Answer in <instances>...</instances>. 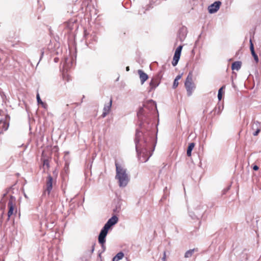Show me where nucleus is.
Masks as SVG:
<instances>
[{
	"mask_svg": "<svg viewBox=\"0 0 261 261\" xmlns=\"http://www.w3.org/2000/svg\"><path fill=\"white\" fill-rule=\"evenodd\" d=\"M59 61V58L58 57H55L54 59V61L55 62V63H58Z\"/></svg>",
	"mask_w": 261,
	"mask_h": 261,
	"instance_id": "obj_40",
	"label": "nucleus"
},
{
	"mask_svg": "<svg viewBox=\"0 0 261 261\" xmlns=\"http://www.w3.org/2000/svg\"><path fill=\"white\" fill-rule=\"evenodd\" d=\"M43 55H44V51H43V49H41V56H40V59H39V62H38L37 63V65H38L40 61L41 60L42 58L43 57Z\"/></svg>",
	"mask_w": 261,
	"mask_h": 261,
	"instance_id": "obj_34",
	"label": "nucleus"
},
{
	"mask_svg": "<svg viewBox=\"0 0 261 261\" xmlns=\"http://www.w3.org/2000/svg\"><path fill=\"white\" fill-rule=\"evenodd\" d=\"M1 144H2V143H1V142L0 141V146L1 145Z\"/></svg>",
	"mask_w": 261,
	"mask_h": 261,
	"instance_id": "obj_49",
	"label": "nucleus"
},
{
	"mask_svg": "<svg viewBox=\"0 0 261 261\" xmlns=\"http://www.w3.org/2000/svg\"><path fill=\"white\" fill-rule=\"evenodd\" d=\"M144 8H142L141 10H139V13L140 14H143L145 13V10H144Z\"/></svg>",
	"mask_w": 261,
	"mask_h": 261,
	"instance_id": "obj_38",
	"label": "nucleus"
},
{
	"mask_svg": "<svg viewBox=\"0 0 261 261\" xmlns=\"http://www.w3.org/2000/svg\"><path fill=\"white\" fill-rule=\"evenodd\" d=\"M187 34L186 28L182 27L178 31V38L180 41H183L185 39Z\"/></svg>",
	"mask_w": 261,
	"mask_h": 261,
	"instance_id": "obj_17",
	"label": "nucleus"
},
{
	"mask_svg": "<svg viewBox=\"0 0 261 261\" xmlns=\"http://www.w3.org/2000/svg\"><path fill=\"white\" fill-rule=\"evenodd\" d=\"M225 87V86H223L221 88H220L218 90V98L219 100H221L222 98V93H223V89Z\"/></svg>",
	"mask_w": 261,
	"mask_h": 261,
	"instance_id": "obj_25",
	"label": "nucleus"
},
{
	"mask_svg": "<svg viewBox=\"0 0 261 261\" xmlns=\"http://www.w3.org/2000/svg\"><path fill=\"white\" fill-rule=\"evenodd\" d=\"M167 190V188L166 187L164 189V192H165V191H166Z\"/></svg>",
	"mask_w": 261,
	"mask_h": 261,
	"instance_id": "obj_45",
	"label": "nucleus"
},
{
	"mask_svg": "<svg viewBox=\"0 0 261 261\" xmlns=\"http://www.w3.org/2000/svg\"><path fill=\"white\" fill-rule=\"evenodd\" d=\"M95 244H93L91 247V253H93L94 250Z\"/></svg>",
	"mask_w": 261,
	"mask_h": 261,
	"instance_id": "obj_42",
	"label": "nucleus"
},
{
	"mask_svg": "<svg viewBox=\"0 0 261 261\" xmlns=\"http://www.w3.org/2000/svg\"><path fill=\"white\" fill-rule=\"evenodd\" d=\"M62 63L63 64V69L67 71L73 66V62L71 59L65 57Z\"/></svg>",
	"mask_w": 261,
	"mask_h": 261,
	"instance_id": "obj_15",
	"label": "nucleus"
},
{
	"mask_svg": "<svg viewBox=\"0 0 261 261\" xmlns=\"http://www.w3.org/2000/svg\"><path fill=\"white\" fill-rule=\"evenodd\" d=\"M185 86L187 92L188 96L192 95L194 90L195 89L196 86L193 82V74L192 72H189L185 82Z\"/></svg>",
	"mask_w": 261,
	"mask_h": 261,
	"instance_id": "obj_4",
	"label": "nucleus"
},
{
	"mask_svg": "<svg viewBox=\"0 0 261 261\" xmlns=\"http://www.w3.org/2000/svg\"><path fill=\"white\" fill-rule=\"evenodd\" d=\"M251 55L253 56L255 62L257 63L258 62V58L257 54L255 53V51H253V53H251Z\"/></svg>",
	"mask_w": 261,
	"mask_h": 261,
	"instance_id": "obj_29",
	"label": "nucleus"
},
{
	"mask_svg": "<svg viewBox=\"0 0 261 261\" xmlns=\"http://www.w3.org/2000/svg\"><path fill=\"white\" fill-rule=\"evenodd\" d=\"M162 261H166V251H164V253H163V257L162 258Z\"/></svg>",
	"mask_w": 261,
	"mask_h": 261,
	"instance_id": "obj_33",
	"label": "nucleus"
},
{
	"mask_svg": "<svg viewBox=\"0 0 261 261\" xmlns=\"http://www.w3.org/2000/svg\"><path fill=\"white\" fill-rule=\"evenodd\" d=\"M14 188L13 186H12L7 189L5 193L3 194V196L2 199L0 201V203L2 204H5L6 200L5 199V197L8 194H14V192L13 191ZM16 198L15 196L10 195V198L8 203V207L9 208V211L8 212V217L9 218L13 214L15 206H16Z\"/></svg>",
	"mask_w": 261,
	"mask_h": 261,
	"instance_id": "obj_3",
	"label": "nucleus"
},
{
	"mask_svg": "<svg viewBox=\"0 0 261 261\" xmlns=\"http://www.w3.org/2000/svg\"><path fill=\"white\" fill-rule=\"evenodd\" d=\"M219 110L220 111V107H219Z\"/></svg>",
	"mask_w": 261,
	"mask_h": 261,
	"instance_id": "obj_48",
	"label": "nucleus"
},
{
	"mask_svg": "<svg viewBox=\"0 0 261 261\" xmlns=\"http://www.w3.org/2000/svg\"><path fill=\"white\" fill-rule=\"evenodd\" d=\"M2 261H4V260H3Z\"/></svg>",
	"mask_w": 261,
	"mask_h": 261,
	"instance_id": "obj_50",
	"label": "nucleus"
},
{
	"mask_svg": "<svg viewBox=\"0 0 261 261\" xmlns=\"http://www.w3.org/2000/svg\"><path fill=\"white\" fill-rule=\"evenodd\" d=\"M242 62L241 61H235L232 63L231 69L232 70H239L241 67Z\"/></svg>",
	"mask_w": 261,
	"mask_h": 261,
	"instance_id": "obj_19",
	"label": "nucleus"
},
{
	"mask_svg": "<svg viewBox=\"0 0 261 261\" xmlns=\"http://www.w3.org/2000/svg\"><path fill=\"white\" fill-rule=\"evenodd\" d=\"M46 221L45 225L47 228L51 229L54 227V222L53 221H50L49 222L48 220H46Z\"/></svg>",
	"mask_w": 261,
	"mask_h": 261,
	"instance_id": "obj_24",
	"label": "nucleus"
},
{
	"mask_svg": "<svg viewBox=\"0 0 261 261\" xmlns=\"http://www.w3.org/2000/svg\"><path fill=\"white\" fill-rule=\"evenodd\" d=\"M107 235V234H106L100 232L98 237V243L101 245L102 252H104L106 249L105 243L106 241V238Z\"/></svg>",
	"mask_w": 261,
	"mask_h": 261,
	"instance_id": "obj_14",
	"label": "nucleus"
},
{
	"mask_svg": "<svg viewBox=\"0 0 261 261\" xmlns=\"http://www.w3.org/2000/svg\"><path fill=\"white\" fill-rule=\"evenodd\" d=\"M85 37L86 39V43L88 44V46L90 48H92V46L89 45L90 44L92 43V42H96L97 40V37L96 34L94 32H92L91 34H85Z\"/></svg>",
	"mask_w": 261,
	"mask_h": 261,
	"instance_id": "obj_10",
	"label": "nucleus"
},
{
	"mask_svg": "<svg viewBox=\"0 0 261 261\" xmlns=\"http://www.w3.org/2000/svg\"><path fill=\"white\" fill-rule=\"evenodd\" d=\"M126 70L127 71H128L129 70V66H127V67H126Z\"/></svg>",
	"mask_w": 261,
	"mask_h": 261,
	"instance_id": "obj_44",
	"label": "nucleus"
},
{
	"mask_svg": "<svg viewBox=\"0 0 261 261\" xmlns=\"http://www.w3.org/2000/svg\"><path fill=\"white\" fill-rule=\"evenodd\" d=\"M36 98H37V102L38 104H40V103H41V102H42L40 98L39 94L38 93L37 94Z\"/></svg>",
	"mask_w": 261,
	"mask_h": 261,
	"instance_id": "obj_31",
	"label": "nucleus"
},
{
	"mask_svg": "<svg viewBox=\"0 0 261 261\" xmlns=\"http://www.w3.org/2000/svg\"><path fill=\"white\" fill-rule=\"evenodd\" d=\"M115 164L116 171L115 178L118 180L119 187H125L129 180L128 175L126 173V169L122 167L116 161Z\"/></svg>",
	"mask_w": 261,
	"mask_h": 261,
	"instance_id": "obj_2",
	"label": "nucleus"
},
{
	"mask_svg": "<svg viewBox=\"0 0 261 261\" xmlns=\"http://www.w3.org/2000/svg\"><path fill=\"white\" fill-rule=\"evenodd\" d=\"M40 104H41L42 105V107L44 109H46L47 107V104L43 102H41V103H40Z\"/></svg>",
	"mask_w": 261,
	"mask_h": 261,
	"instance_id": "obj_35",
	"label": "nucleus"
},
{
	"mask_svg": "<svg viewBox=\"0 0 261 261\" xmlns=\"http://www.w3.org/2000/svg\"><path fill=\"white\" fill-rule=\"evenodd\" d=\"M95 244H93L91 247V253H93L94 250Z\"/></svg>",
	"mask_w": 261,
	"mask_h": 261,
	"instance_id": "obj_41",
	"label": "nucleus"
},
{
	"mask_svg": "<svg viewBox=\"0 0 261 261\" xmlns=\"http://www.w3.org/2000/svg\"><path fill=\"white\" fill-rule=\"evenodd\" d=\"M53 178L51 176L50 174H48V175L47 177V179L46 181V189L44 191V193H45L46 192H47V194L49 195L51 191L53 189Z\"/></svg>",
	"mask_w": 261,
	"mask_h": 261,
	"instance_id": "obj_13",
	"label": "nucleus"
},
{
	"mask_svg": "<svg viewBox=\"0 0 261 261\" xmlns=\"http://www.w3.org/2000/svg\"><path fill=\"white\" fill-rule=\"evenodd\" d=\"M251 129L253 131L252 132V135L254 136H257L261 130L260 123L258 121H254L252 124Z\"/></svg>",
	"mask_w": 261,
	"mask_h": 261,
	"instance_id": "obj_11",
	"label": "nucleus"
},
{
	"mask_svg": "<svg viewBox=\"0 0 261 261\" xmlns=\"http://www.w3.org/2000/svg\"><path fill=\"white\" fill-rule=\"evenodd\" d=\"M195 210L196 211L197 215H195V212L192 211L189 212V216L194 221L199 220L200 218L202 217L203 210H204V205L200 202L195 207Z\"/></svg>",
	"mask_w": 261,
	"mask_h": 261,
	"instance_id": "obj_6",
	"label": "nucleus"
},
{
	"mask_svg": "<svg viewBox=\"0 0 261 261\" xmlns=\"http://www.w3.org/2000/svg\"><path fill=\"white\" fill-rule=\"evenodd\" d=\"M195 146V143L192 142L190 143L188 147L187 150V154L188 156H191L192 154V151L194 147Z\"/></svg>",
	"mask_w": 261,
	"mask_h": 261,
	"instance_id": "obj_20",
	"label": "nucleus"
},
{
	"mask_svg": "<svg viewBox=\"0 0 261 261\" xmlns=\"http://www.w3.org/2000/svg\"><path fill=\"white\" fill-rule=\"evenodd\" d=\"M259 169L257 165H254L253 166V169L255 171L258 170Z\"/></svg>",
	"mask_w": 261,
	"mask_h": 261,
	"instance_id": "obj_39",
	"label": "nucleus"
},
{
	"mask_svg": "<svg viewBox=\"0 0 261 261\" xmlns=\"http://www.w3.org/2000/svg\"><path fill=\"white\" fill-rule=\"evenodd\" d=\"M161 2V0H156L155 1H154V0H151L150 2L149 5L147 6V8L145 9V10H149L150 8H152V6H151L153 4H154L155 5H159Z\"/></svg>",
	"mask_w": 261,
	"mask_h": 261,
	"instance_id": "obj_22",
	"label": "nucleus"
},
{
	"mask_svg": "<svg viewBox=\"0 0 261 261\" xmlns=\"http://www.w3.org/2000/svg\"><path fill=\"white\" fill-rule=\"evenodd\" d=\"M195 249H190L187 251L185 254V257L189 258L191 257L195 252Z\"/></svg>",
	"mask_w": 261,
	"mask_h": 261,
	"instance_id": "obj_23",
	"label": "nucleus"
},
{
	"mask_svg": "<svg viewBox=\"0 0 261 261\" xmlns=\"http://www.w3.org/2000/svg\"><path fill=\"white\" fill-rule=\"evenodd\" d=\"M10 117L6 115L4 118L0 120V134H3L8 129Z\"/></svg>",
	"mask_w": 261,
	"mask_h": 261,
	"instance_id": "obj_9",
	"label": "nucleus"
},
{
	"mask_svg": "<svg viewBox=\"0 0 261 261\" xmlns=\"http://www.w3.org/2000/svg\"><path fill=\"white\" fill-rule=\"evenodd\" d=\"M150 108L156 109V103L152 100L144 104L137 112L140 123L136 130L134 141L138 159L142 163L147 162L152 155L157 142V133L152 130L153 124L149 122L146 116V109Z\"/></svg>",
	"mask_w": 261,
	"mask_h": 261,
	"instance_id": "obj_1",
	"label": "nucleus"
},
{
	"mask_svg": "<svg viewBox=\"0 0 261 261\" xmlns=\"http://www.w3.org/2000/svg\"><path fill=\"white\" fill-rule=\"evenodd\" d=\"M124 256V253L122 252H118L116 255L114 257L115 258V260H119L123 258Z\"/></svg>",
	"mask_w": 261,
	"mask_h": 261,
	"instance_id": "obj_26",
	"label": "nucleus"
},
{
	"mask_svg": "<svg viewBox=\"0 0 261 261\" xmlns=\"http://www.w3.org/2000/svg\"><path fill=\"white\" fill-rule=\"evenodd\" d=\"M112 99H111L110 101L108 103L105 105L103 109V112L102 114H101V117L102 118H105L109 113L112 107Z\"/></svg>",
	"mask_w": 261,
	"mask_h": 261,
	"instance_id": "obj_16",
	"label": "nucleus"
},
{
	"mask_svg": "<svg viewBox=\"0 0 261 261\" xmlns=\"http://www.w3.org/2000/svg\"><path fill=\"white\" fill-rule=\"evenodd\" d=\"M178 85V82L176 80H174L172 86L173 89H175Z\"/></svg>",
	"mask_w": 261,
	"mask_h": 261,
	"instance_id": "obj_30",
	"label": "nucleus"
},
{
	"mask_svg": "<svg viewBox=\"0 0 261 261\" xmlns=\"http://www.w3.org/2000/svg\"><path fill=\"white\" fill-rule=\"evenodd\" d=\"M44 165H46L47 167L49 166V162L47 160H44L43 162Z\"/></svg>",
	"mask_w": 261,
	"mask_h": 261,
	"instance_id": "obj_36",
	"label": "nucleus"
},
{
	"mask_svg": "<svg viewBox=\"0 0 261 261\" xmlns=\"http://www.w3.org/2000/svg\"><path fill=\"white\" fill-rule=\"evenodd\" d=\"M76 19H70L69 21L64 22L60 26V29L65 30V34L69 33L72 30L77 28Z\"/></svg>",
	"mask_w": 261,
	"mask_h": 261,
	"instance_id": "obj_7",
	"label": "nucleus"
},
{
	"mask_svg": "<svg viewBox=\"0 0 261 261\" xmlns=\"http://www.w3.org/2000/svg\"><path fill=\"white\" fill-rule=\"evenodd\" d=\"M162 76L163 73L162 70L159 71L156 75L153 76L149 83V92L154 90L160 85Z\"/></svg>",
	"mask_w": 261,
	"mask_h": 261,
	"instance_id": "obj_5",
	"label": "nucleus"
},
{
	"mask_svg": "<svg viewBox=\"0 0 261 261\" xmlns=\"http://www.w3.org/2000/svg\"><path fill=\"white\" fill-rule=\"evenodd\" d=\"M60 53H61V49H58V50L56 52V54L59 55Z\"/></svg>",
	"mask_w": 261,
	"mask_h": 261,
	"instance_id": "obj_43",
	"label": "nucleus"
},
{
	"mask_svg": "<svg viewBox=\"0 0 261 261\" xmlns=\"http://www.w3.org/2000/svg\"><path fill=\"white\" fill-rule=\"evenodd\" d=\"M138 72L139 75L141 84L142 85L148 79V76L146 73L141 69L138 70Z\"/></svg>",
	"mask_w": 261,
	"mask_h": 261,
	"instance_id": "obj_18",
	"label": "nucleus"
},
{
	"mask_svg": "<svg viewBox=\"0 0 261 261\" xmlns=\"http://www.w3.org/2000/svg\"><path fill=\"white\" fill-rule=\"evenodd\" d=\"M118 221V218L116 215L113 216L110 218L107 223L105 224L102 228L101 229V233L107 234L109 229L113 225L116 224Z\"/></svg>",
	"mask_w": 261,
	"mask_h": 261,
	"instance_id": "obj_8",
	"label": "nucleus"
},
{
	"mask_svg": "<svg viewBox=\"0 0 261 261\" xmlns=\"http://www.w3.org/2000/svg\"><path fill=\"white\" fill-rule=\"evenodd\" d=\"M180 55L176 54L174 53L173 61L172 62V64L173 66H176L177 64L179 59H180Z\"/></svg>",
	"mask_w": 261,
	"mask_h": 261,
	"instance_id": "obj_21",
	"label": "nucleus"
},
{
	"mask_svg": "<svg viewBox=\"0 0 261 261\" xmlns=\"http://www.w3.org/2000/svg\"><path fill=\"white\" fill-rule=\"evenodd\" d=\"M113 261H118V260H115V258H113Z\"/></svg>",
	"mask_w": 261,
	"mask_h": 261,
	"instance_id": "obj_47",
	"label": "nucleus"
},
{
	"mask_svg": "<svg viewBox=\"0 0 261 261\" xmlns=\"http://www.w3.org/2000/svg\"><path fill=\"white\" fill-rule=\"evenodd\" d=\"M182 48V45L178 46L177 48L176 49V50L175 51V54L181 55V50Z\"/></svg>",
	"mask_w": 261,
	"mask_h": 261,
	"instance_id": "obj_27",
	"label": "nucleus"
},
{
	"mask_svg": "<svg viewBox=\"0 0 261 261\" xmlns=\"http://www.w3.org/2000/svg\"><path fill=\"white\" fill-rule=\"evenodd\" d=\"M229 189H230L229 187H228L224 189L222 191V194H223V195L225 194L227 192V191L229 190Z\"/></svg>",
	"mask_w": 261,
	"mask_h": 261,
	"instance_id": "obj_32",
	"label": "nucleus"
},
{
	"mask_svg": "<svg viewBox=\"0 0 261 261\" xmlns=\"http://www.w3.org/2000/svg\"><path fill=\"white\" fill-rule=\"evenodd\" d=\"M249 43H250V49L251 51V53H252L253 51H255V50H254V45L252 43V41L251 39H250Z\"/></svg>",
	"mask_w": 261,
	"mask_h": 261,
	"instance_id": "obj_28",
	"label": "nucleus"
},
{
	"mask_svg": "<svg viewBox=\"0 0 261 261\" xmlns=\"http://www.w3.org/2000/svg\"><path fill=\"white\" fill-rule=\"evenodd\" d=\"M166 196H165V195H164L162 198H166Z\"/></svg>",
	"mask_w": 261,
	"mask_h": 261,
	"instance_id": "obj_46",
	"label": "nucleus"
},
{
	"mask_svg": "<svg viewBox=\"0 0 261 261\" xmlns=\"http://www.w3.org/2000/svg\"><path fill=\"white\" fill-rule=\"evenodd\" d=\"M221 5L220 1H216L211 4L208 7V11L210 14H213L217 12L220 8Z\"/></svg>",
	"mask_w": 261,
	"mask_h": 261,
	"instance_id": "obj_12",
	"label": "nucleus"
},
{
	"mask_svg": "<svg viewBox=\"0 0 261 261\" xmlns=\"http://www.w3.org/2000/svg\"><path fill=\"white\" fill-rule=\"evenodd\" d=\"M182 75V74L177 75L174 80H176L177 81L181 79Z\"/></svg>",
	"mask_w": 261,
	"mask_h": 261,
	"instance_id": "obj_37",
	"label": "nucleus"
}]
</instances>
